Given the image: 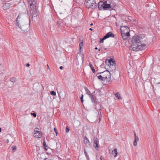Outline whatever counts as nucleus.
<instances>
[{
	"label": "nucleus",
	"instance_id": "obj_1",
	"mask_svg": "<svg viewBox=\"0 0 160 160\" xmlns=\"http://www.w3.org/2000/svg\"><path fill=\"white\" fill-rule=\"evenodd\" d=\"M132 42L131 47L132 50L135 51L144 49L147 43L144 35L142 34L133 37L132 38Z\"/></svg>",
	"mask_w": 160,
	"mask_h": 160
},
{
	"label": "nucleus",
	"instance_id": "obj_2",
	"mask_svg": "<svg viewBox=\"0 0 160 160\" xmlns=\"http://www.w3.org/2000/svg\"><path fill=\"white\" fill-rule=\"evenodd\" d=\"M84 4L88 8L94 9L97 7L96 0H85Z\"/></svg>",
	"mask_w": 160,
	"mask_h": 160
},
{
	"label": "nucleus",
	"instance_id": "obj_3",
	"mask_svg": "<svg viewBox=\"0 0 160 160\" xmlns=\"http://www.w3.org/2000/svg\"><path fill=\"white\" fill-rule=\"evenodd\" d=\"M102 72V75L103 76L102 81L106 82H109L111 80V76L110 72L106 70Z\"/></svg>",
	"mask_w": 160,
	"mask_h": 160
},
{
	"label": "nucleus",
	"instance_id": "obj_4",
	"mask_svg": "<svg viewBox=\"0 0 160 160\" xmlns=\"http://www.w3.org/2000/svg\"><path fill=\"white\" fill-rule=\"evenodd\" d=\"M24 14L20 13L16 20V25L19 27L20 25L24 24L23 22Z\"/></svg>",
	"mask_w": 160,
	"mask_h": 160
},
{
	"label": "nucleus",
	"instance_id": "obj_5",
	"mask_svg": "<svg viewBox=\"0 0 160 160\" xmlns=\"http://www.w3.org/2000/svg\"><path fill=\"white\" fill-rule=\"evenodd\" d=\"M36 3H31L30 4L31 13L32 15H34L36 12V6L35 5Z\"/></svg>",
	"mask_w": 160,
	"mask_h": 160
},
{
	"label": "nucleus",
	"instance_id": "obj_6",
	"mask_svg": "<svg viewBox=\"0 0 160 160\" xmlns=\"http://www.w3.org/2000/svg\"><path fill=\"white\" fill-rule=\"evenodd\" d=\"M108 62L111 65L110 66V68L112 69V71L113 70H115L116 68V67L115 65V61L112 58H111L110 59L108 60Z\"/></svg>",
	"mask_w": 160,
	"mask_h": 160
},
{
	"label": "nucleus",
	"instance_id": "obj_7",
	"mask_svg": "<svg viewBox=\"0 0 160 160\" xmlns=\"http://www.w3.org/2000/svg\"><path fill=\"white\" fill-rule=\"evenodd\" d=\"M121 32L129 33L130 30L129 28L127 26H122L120 28Z\"/></svg>",
	"mask_w": 160,
	"mask_h": 160
},
{
	"label": "nucleus",
	"instance_id": "obj_8",
	"mask_svg": "<svg viewBox=\"0 0 160 160\" xmlns=\"http://www.w3.org/2000/svg\"><path fill=\"white\" fill-rule=\"evenodd\" d=\"M84 142L85 146L87 147L90 148L91 147V142L86 136L84 137Z\"/></svg>",
	"mask_w": 160,
	"mask_h": 160
},
{
	"label": "nucleus",
	"instance_id": "obj_9",
	"mask_svg": "<svg viewBox=\"0 0 160 160\" xmlns=\"http://www.w3.org/2000/svg\"><path fill=\"white\" fill-rule=\"evenodd\" d=\"M33 136L34 137L39 138L42 136V132L40 131L35 130L34 131Z\"/></svg>",
	"mask_w": 160,
	"mask_h": 160
},
{
	"label": "nucleus",
	"instance_id": "obj_10",
	"mask_svg": "<svg viewBox=\"0 0 160 160\" xmlns=\"http://www.w3.org/2000/svg\"><path fill=\"white\" fill-rule=\"evenodd\" d=\"M94 142V146L95 149L98 150L99 149V145L98 144V139L97 138L95 137L93 139Z\"/></svg>",
	"mask_w": 160,
	"mask_h": 160
},
{
	"label": "nucleus",
	"instance_id": "obj_11",
	"mask_svg": "<svg viewBox=\"0 0 160 160\" xmlns=\"http://www.w3.org/2000/svg\"><path fill=\"white\" fill-rule=\"evenodd\" d=\"M122 38L124 40L128 39V37L130 35L129 33L128 34L127 33L121 32Z\"/></svg>",
	"mask_w": 160,
	"mask_h": 160
},
{
	"label": "nucleus",
	"instance_id": "obj_12",
	"mask_svg": "<svg viewBox=\"0 0 160 160\" xmlns=\"http://www.w3.org/2000/svg\"><path fill=\"white\" fill-rule=\"evenodd\" d=\"M104 2L102 1L99 2L98 4V7L99 9L101 10L102 8H104Z\"/></svg>",
	"mask_w": 160,
	"mask_h": 160
},
{
	"label": "nucleus",
	"instance_id": "obj_13",
	"mask_svg": "<svg viewBox=\"0 0 160 160\" xmlns=\"http://www.w3.org/2000/svg\"><path fill=\"white\" fill-rule=\"evenodd\" d=\"M104 36L107 39L109 37H114V35L112 32H110L107 33Z\"/></svg>",
	"mask_w": 160,
	"mask_h": 160
},
{
	"label": "nucleus",
	"instance_id": "obj_14",
	"mask_svg": "<svg viewBox=\"0 0 160 160\" xmlns=\"http://www.w3.org/2000/svg\"><path fill=\"white\" fill-rule=\"evenodd\" d=\"M27 26H26L24 24H23L22 25H20L18 27L20 28L22 31H25L27 30Z\"/></svg>",
	"mask_w": 160,
	"mask_h": 160
},
{
	"label": "nucleus",
	"instance_id": "obj_15",
	"mask_svg": "<svg viewBox=\"0 0 160 160\" xmlns=\"http://www.w3.org/2000/svg\"><path fill=\"white\" fill-rule=\"evenodd\" d=\"M6 85L8 88H12L14 85V83H13V82H12L9 80L7 82Z\"/></svg>",
	"mask_w": 160,
	"mask_h": 160
},
{
	"label": "nucleus",
	"instance_id": "obj_16",
	"mask_svg": "<svg viewBox=\"0 0 160 160\" xmlns=\"http://www.w3.org/2000/svg\"><path fill=\"white\" fill-rule=\"evenodd\" d=\"M10 5L9 3H6L3 5V8L4 10H7L10 8Z\"/></svg>",
	"mask_w": 160,
	"mask_h": 160
},
{
	"label": "nucleus",
	"instance_id": "obj_17",
	"mask_svg": "<svg viewBox=\"0 0 160 160\" xmlns=\"http://www.w3.org/2000/svg\"><path fill=\"white\" fill-rule=\"evenodd\" d=\"M89 97H90L92 102L95 103L96 102V97L92 94H91L89 96Z\"/></svg>",
	"mask_w": 160,
	"mask_h": 160
},
{
	"label": "nucleus",
	"instance_id": "obj_18",
	"mask_svg": "<svg viewBox=\"0 0 160 160\" xmlns=\"http://www.w3.org/2000/svg\"><path fill=\"white\" fill-rule=\"evenodd\" d=\"M110 4H107V2H104V9L105 10L107 9L108 8H110L112 7Z\"/></svg>",
	"mask_w": 160,
	"mask_h": 160
},
{
	"label": "nucleus",
	"instance_id": "obj_19",
	"mask_svg": "<svg viewBox=\"0 0 160 160\" xmlns=\"http://www.w3.org/2000/svg\"><path fill=\"white\" fill-rule=\"evenodd\" d=\"M80 55H81V58L82 59V62H83V61L84 60V55L82 54H81V53H78L77 54V55H76V57L77 60L78 59V56H79Z\"/></svg>",
	"mask_w": 160,
	"mask_h": 160
},
{
	"label": "nucleus",
	"instance_id": "obj_20",
	"mask_svg": "<svg viewBox=\"0 0 160 160\" xmlns=\"http://www.w3.org/2000/svg\"><path fill=\"white\" fill-rule=\"evenodd\" d=\"M96 76L99 79L102 81V80L103 79V76L102 75V72L98 73L97 74Z\"/></svg>",
	"mask_w": 160,
	"mask_h": 160
},
{
	"label": "nucleus",
	"instance_id": "obj_21",
	"mask_svg": "<svg viewBox=\"0 0 160 160\" xmlns=\"http://www.w3.org/2000/svg\"><path fill=\"white\" fill-rule=\"evenodd\" d=\"M112 155L114 156V157H116L117 155V149L115 148L112 150Z\"/></svg>",
	"mask_w": 160,
	"mask_h": 160
},
{
	"label": "nucleus",
	"instance_id": "obj_22",
	"mask_svg": "<svg viewBox=\"0 0 160 160\" xmlns=\"http://www.w3.org/2000/svg\"><path fill=\"white\" fill-rule=\"evenodd\" d=\"M9 81L13 82V83H14V82L16 81V78L14 77H12L10 78Z\"/></svg>",
	"mask_w": 160,
	"mask_h": 160
},
{
	"label": "nucleus",
	"instance_id": "obj_23",
	"mask_svg": "<svg viewBox=\"0 0 160 160\" xmlns=\"http://www.w3.org/2000/svg\"><path fill=\"white\" fill-rule=\"evenodd\" d=\"M85 89L86 93L88 95H89V96L90 95V94H92L89 91V90L86 87H85Z\"/></svg>",
	"mask_w": 160,
	"mask_h": 160
},
{
	"label": "nucleus",
	"instance_id": "obj_24",
	"mask_svg": "<svg viewBox=\"0 0 160 160\" xmlns=\"http://www.w3.org/2000/svg\"><path fill=\"white\" fill-rule=\"evenodd\" d=\"M84 153L85 155L87 158V160H89V156L88 155V153L86 152V150L85 149H84Z\"/></svg>",
	"mask_w": 160,
	"mask_h": 160
},
{
	"label": "nucleus",
	"instance_id": "obj_25",
	"mask_svg": "<svg viewBox=\"0 0 160 160\" xmlns=\"http://www.w3.org/2000/svg\"><path fill=\"white\" fill-rule=\"evenodd\" d=\"M82 46H83V42H80L79 45L80 52H81V51L82 50Z\"/></svg>",
	"mask_w": 160,
	"mask_h": 160
},
{
	"label": "nucleus",
	"instance_id": "obj_26",
	"mask_svg": "<svg viewBox=\"0 0 160 160\" xmlns=\"http://www.w3.org/2000/svg\"><path fill=\"white\" fill-rule=\"evenodd\" d=\"M89 64H90V67L91 68V69L92 70V71L93 72V73H94L95 72V70L94 69V68L93 66L91 63H90Z\"/></svg>",
	"mask_w": 160,
	"mask_h": 160
},
{
	"label": "nucleus",
	"instance_id": "obj_27",
	"mask_svg": "<svg viewBox=\"0 0 160 160\" xmlns=\"http://www.w3.org/2000/svg\"><path fill=\"white\" fill-rule=\"evenodd\" d=\"M116 97L118 98V99H119L121 98V95L119 92H117L115 94Z\"/></svg>",
	"mask_w": 160,
	"mask_h": 160
},
{
	"label": "nucleus",
	"instance_id": "obj_28",
	"mask_svg": "<svg viewBox=\"0 0 160 160\" xmlns=\"http://www.w3.org/2000/svg\"><path fill=\"white\" fill-rule=\"evenodd\" d=\"M134 140L136 141H138L139 138L138 136H137L135 132H134Z\"/></svg>",
	"mask_w": 160,
	"mask_h": 160
},
{
	"label": "nucleus",
	"instance_id": "obj_29",
	"mask_svg": "<svg viewBox=\"0 0 160 160\" xmlns=\"http://www.w3.org/2000/svg\"><path fill=\"white\" fill-rule=\"evenodd\" d=\"M36 0H27L28 2L29 3H36Z\"/></svg>",
	"mask_w": 160,
	"mask_h": 160
},
{
	"label": "nucleus",
	"instance_id": "obj_30",
	"mask_svg": "<svg viewBox=\"0 0 160 160\" xmlns=\"http://www.w3.org/2000/svg\"><path fill=\"white\" fill-rule=\"evenodd\" d=\"M41 158V155L40 154H38L37 155V158L38 160H41L42 158Z\"/></svg>",
	"mask_w": 160,
	"mask_h": 160
},
{
	"label": "nucleus",
	"instance_id": "obj_31",
	"mask_svg": "<svg viewBox=\"0 0 160 160\" xmlns=\"http://www.w3.org/2000/svg\"><path fill=\"white\" fill-rule=\"evenodd\" d=\"M106 38L104 36L101 39V40L100 41V43H103V41L106 39Z\"/></svg>",
	"mask_w": 160,
	"mask_h": 160
},
{
	"label": "nucleus",
	"instance_id": "obj_32",
	"mask_svg": "<svg viewBox=\"0 0 160 160\" xmlns=\"http://www.w3.org/2000/svg\"><path fill=\"white\" fill-rule=\"evenodd\" d=\"M83 94H81V97L80 98V99H81V102L82 103H83Z\"/></svg>",
	"mask_w": 160,
	"mask_h": 160
},
{
	"label": "nucleus",
	"instance_id": "obj_33",
	"mask_svg": "<svg viewBox=\"0 0 160 160\" xmlns=\"http://www.w3.org/2000/svg\"><path fill=\"white\" fill-rule=\"evenodd\" d=\"M50 94L53 95H55L56 94V92L54 91H52L50 92Z\"/></svg>",
	"mask_w": 160,
	"mask_h": 160
},
{
	"label": "nucleus",
	"instance_id": "obj_34",
	"mask_svg": "<svg viewBox=\"0 0 160 160\" xmlns=\"http://www.w3.org/2000/svg\"><path fill=\"white\" fill-rule=\"evenodd\" d=\"M137 141L134 140L133 142V144L134 146H136L137 144Z\"/></svg>",
	"mask_w": 160,
	"mask_h": 160
},
{
	"label": "nucleus",
	"instance_id": "obj_35",
	"mask_svg": "<svg viewBox=\"0 0 160 160\" xmlns=\"http://www.w3.org/2000/svg\"><path fill=\"white\" fill-rule=\"evenodd\" d=\"M12 151H13V152H14V150H15L16 149H17V147L16 146H12Z\"/></svg>",
	"mask_w": 160,
	"mask_h": 160
},
{
	"label": "nucleus",
	"instance_id": "obj_36",
	"mask_svg": "<svg viewBox=\"0 0 160 160\" xmlns=\"http://www.w3.org/2000/svg\"><path fill=\"white\" fill-rule=\"evenodd\" d=\"M61 24H62L61 23H59V22H58L57 25L58 26V28H59V27H60Z\"/></svg>",
	"mask_w": 160,
	"mask_h": 160
},
{
	"label": "nucleus",
	"instance_id": "obj_37",
	"mask_svg": "<svg viewBox=\"0 0 160 160\" xmlns=\"http://www.w3.org/2000/svg\"><path fill=\"white\" fill-rule=\"evenodd\" d=\"M43 146L45 148H46V147H47V146H46V143L45 142H43Z\"/></svg>",
	"mask_w": 160,
	"mask_h": 160
},
{
	"label": "nucleus",
	"instance_id": "obj_38",
	"mask_svg": "<svg viewBox=\"0 0 160 160\" xmlns=\"http://www.w3.org/2000/svg\"><path fill=\"white\" fill-rule=\"evenodd\" d=\"M66 132H69V129L68 128V127H66Z\"/></svg>",
	"mask_w": 160,
	"mask_h": 160
},
{
	"label": "nucleus",
	"instance_id": "obj_39",
	"mask_svg": "<svg viewBox=\"0 0 160 160\" xmlns=\"http://www.w3.org/2000/svg\"><path fill=\"white\" fill-rule=\"evenodd\" d=\"M54 131H55V132L56 134V135L57 136V134H58V133H57V129H56V128H54Z\"/></svg>",
	"mask_w": 160,
	"mask_h": 160
},
{
	"label": "nucleus",
	"instance_id": "obj_40",
	"mask_svg": "<svg viewBox=\"0 0 160 160\" xmlns=\"http://www.w3.org/2000/svg\"><path fill=\"white\" fill-rule=\"evenodd\" d=\"M31 114L33 115V116L35 117L36 116V114L35 113H31Z\"/></svg>",
	"mask_w": 160,
	"mask_h": 160
},
{
	"label": "nucleus",
	"instance_id": "obj_41",
	"mask_svg": "<svg viewBox=\"0 0 160 160\" xmlns=\"http://www.w3.org/2000/svg\"><path fill=\"white\" fill-rule=\"evenodd\" d=\"M100 160H104V158L102 156H101L100 157Z\"/></svg>",
	"mask_w": 160,
	"mask_h": 160
},
{
	"label": "nucleus",
	"instance_id": "obj_42",
	"mask_svg": "<svg viewBox=\"0 0 160 160\" xmlns=\"http://www.w3.org/2000/svg\"><path fill=\"white\" fill-rule=\"evenodd\" d=\"M30 66V64L29 63H27V64H26V66L27 67H28L29 66Z\"/></svg>",
	"mask_w": 160,
	"mask_h": 160
},
{
	"label": "nucleus",
	"instance_id": "obj_43",
	"mask_svg": "<svg viewBox=\"0 0 160 160\" xmlns=\"http://www.w3.org/2000/svg\"><path fill=\"white\" fill-rule=\"evenodd\" d=\"M62 68H63V67H62V66H60V69H61H61H62Z\"/></svg>",
	"mask_w": 160,
	"mask_h": 160
},
{
	"label": "nucleus",
	"instance_id": "obj_44",
	"mask_svg": "<svg viewBox=\"0 0 160 160\" xmlns=\"http://www.w3.org/2000/svg\"><path fill=\"white\" fill-rule=\"evenodd\" d=\"M6 142L7 143H8L9 142V140L8 139H7V141Z\"/></svg>",
	"mask_w": 160,
	"mask_h": 160
},
{
	"label": "nucleus",
	"instance_id": "obj_45",
	"mask_svg": "<svg viewBox=\"0 0 160 160\" xmlns=\"http://www.w3.org/2000/svg\"><path fill=\"white\" fill-rule=\"evenodd\" d=\"M47 67H48V69H49V66H48V64L47 65Z\"/></svg>",
	"mask_w": 160,
	"mask_h": 160
},
{
	"label": "nucleus",
	"instance_id": "obj_46",
	"mask_svg": "<svg viewBox=\"0 0 160 160\" xmlns=\"http://www.w3.org/2000/svg\"><path fill=\"white\" fill-rule=\"evenodd\" d=\"M89 30H90L91 31H92V29L91 28H90L89 29Z\"/></svg>",
	"mask_w": 160,
	"mask_h": 160
},
{
	"label": "nucleus",
	"instance_id": "obj_47",
	"mask_svg": "<svg viewBox=\"0 0 160 160\" xmlns=\"http://www.w3.org/2000/svg\"><path fill=\"white\" fill-rule=\"evenodd\" d=\"M95 50H97L98 49V48L97 47H96L95 48Z\"/></svg>",
	"mask_w": 160,
	"mask_h": 160
},
{
	"label": "nucleus",
	"instance_id": "obj_48",
	"mask_svg": "<svg viewBox=\"0 0 160 160\" xmlns=\"http://www.w3.org/2000/svg\"><path fill=\"white\" fill-rule=\"evenodd\" d=\"M93 25V23H91V24H90V25L91 26H92Z\"/></svg>",
	"mask_w": 160,
	"mask_h": 160
},
{
	"label": "nucleus",
	"instance_id": "obj_49",
	"mask_svg": "<svg viewBox=\"0 0 160 160\" xmlns=\"http://www.w3.org/2000/svg\"><path fill=\"white\" fill-rule=\"evenodd\" d=\"M160 84V82H158V83H157V84Z\"/></svg>",
	"mask_w": 160,
	"mask_h": 160
},
{
	"label": "nucleus",
	"instance_id": "obj_50",
	"mask_svg": "<svg viewBox=\"0 0 160 160\" xmlns=\"http://www.w3.org/2000/svg\"><path fill=\"white\" fill-rule=\"evenodd\" d=\"M100 51V49H98V51Z\"/></svg>",
	"mask_w": 160,
	"mask_h": 160
},
{
	"label": "nucleus",
	"instance_id": "obj_51",
	"mask_svg": "<svg viewBox=\"0 0 160 160\" xmlns=\"http://www.w3.org/2000/svg\"><path fill=\"white\" fill-rule=\"evenodd\" d=\"M108 60H106V62H107V61H108Z\"/></svg>",
	"mask_w": 160,
	"mask_h": 160
},
{
	"label": "nucleus",
	"instance_id": "obj_52",
	"mask_svg": "<svg viewBox=\"0 0 160 160\" xmlns=\"http://www.w3.org/2000/svg\"><path fill=\"white\" fill-rule=\"evenodd\" d=\"M0 129H1H1H2L1 128Z\"/></svg>",
	"mask_w": 160,
	"mask_h": 160
},
{
	"label": "nucleus",
	"instance_id": "obj_53",
	"mask_svg": "<svg viewBox=\"0 0 160 160\" xmlns=\"http://www.w3.org/2000/svg\"><path fill=\"white\" fill-rule=\"evenodd\" d=\"M110 150H109V152H110Z\"/></svg>",
	"mask_w": 160,
	"mask_h": 160
}]
</instances>
